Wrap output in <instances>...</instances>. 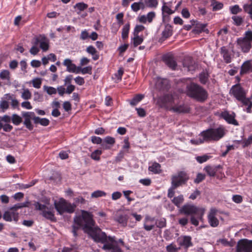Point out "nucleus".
I'll list each match as a JSON object with an SVG mask.
<instances>
[{
	"mask_svg": "<svg viewBox=\"0 0 252 252\" xmlns=\"http://www.w3.org/2000/svg\"><path fill=\"white\" fill-rule=\"evenodd\" d=\"M81 213V215L74 218L72 232L74 236L77 235V231L81 228L95 242L103 244V250L112 251L113 252H119L121 251L124 247V243L122 239L117 241L115 237L107 236L98 227H94V221L93 219L92 215L84 210H82Z\"/></svg>",
	"mask_w": 252,
	"mask_h": 252,
	"instance_id": "1",
	"label": "nucleus"
},
{
	"mask_svg": "<svg viewBox=\"0 0 252 252\" xmlns=\"http://www.w3.org/2000/svg\"><path fill=\"white\" fill-rule=\"evenodd\" d=\"M187 94L200 102L204 101L208 97L207 91L202 87L194 83H191L187 86Z\"/></svg>",
	"mask_w": 252,
	"mask_h": 252,
	"instance_id": "2",
	"label": "nucleus"
},
{
	"mask_svg": "<svg viewBox=\"0 0 252 252\" xmlns=\"http://www.w3.org/2000/svg\"><path fill=\"white\" fill-rule=\"evenodd\" d=\"M225 133V130L222 126L216 128H210L202 131L200 135L206 141H218L223 137Z\"/></svg>",
	"mask_w": 252,
	"mask_h": 252,
	"instance_id": "3",
	"label": "nucleus"
},
{
	"mask_svg": "<svg viewBox=\"0 0 252 252\" xmlns=\"http://www.w3.org/2000/svg\"><path fill=\"white\" fill-rule=\"evenodd\" d=\"M36 210L41 211L42 216L47 220L51 221H55L56 220L54 215V207L50 205L49 201L47 200L45 204L36 202L34 204Z\"/></svg>",
	"mask_w": 252,
	"mask_h": 252,
	"instance_id": "4",
	"label": "nucleus"
},
{
	"mask_svg": "<svg viewBox=\"0 0 252 252\" xmlns=\"http://www.w3.org/2000/svg\"><path fill=\"white\" fill-rule=\"evenodd\" d=\"M252 31H247L244 33L243 37L237 39L236 43L237 47L243 53H248L252 48Z\"/></svg>",
	"mask_w": 252,
	"mask_h": 252,
	"instance_id": "5",
	"label": "nucleus"
},
{
	"mask_svg": "<svg viewBox=\"0 0 252 252\" xmlns=\"http://www.w3.org/2000/svg\"><path fill=\"white\" fill-rule=\"evenodd\" d=\"M54 205L56 210L61 215L64 213H72L76 207L75 204H71L63 198L60 199L58 201H55Z\"/></svg>",
	"mask_w": 252,
	"mask_h": 252,
	"instance_id": "6",
	"label": "nucleus"
},
{
	"mask_svg": "<svg viewBox=\"0 0 252 252\" xmlns=\"http://www.w3.org/2000/svg\"><path fill=\"white\" fill-rule=\"evenodd\" d=\"M205 211L204 208H198L193 205L186 204L180 209L179 212L188 215H195L201 220Z\"/></svg>",
	"mask_w": 252,
	"mask_h": 252,
	"instance_id": "7",
	"label": "nucleus"
},
{
	"mask_svg": "<svg viewBox=\"0 0 252 252\" xmlns=\"http://www.w3.org/2000/svg\"><path fill=\"white\" fill-rule=\"evenodd\" d=\"M189 179V176L184 171L178 172L176 174L172 176L171 185L174 187H179L182 185L185 184Z\"/></svg>",
	"mask_w": 252,
	"mask_h": 252,
	"instance_id": "8",
	"label": "nucleus"
},
{
	"mask_svg": "<svg viewBox=\"0 0 252 252\" xmlns=\"http://www.w3.org/2000/svg\"><path fill=\"white\" fill-rule=\"evenodd\" d=\"M230 94L235 97L238 100L246 96L247 92L238 84L233 85L230 90Z\"/></svg>",
	"mask_w": 252,
	"mask_h": 252,
	"instance_id": "9",
	"label": "nucleus"
},
{
	"mask_svg": "<svg viewBox=\"0 0 252 252\" xmlns=\"http://www.w3.org/2000/svg\"><path fill=\"white\" fill-rule=\"evenodd\" d=\"M11 122V118L9 116L4 115L0 116V130L2 129L5 132H10L13 129L12 125L9 123Z\"/></svg>",
	"mask_w": 252,
	"mask_h": 252,
	"instance_id": "10",
	"label": "nucleus"
},
{
	"mask_svg": "<svg viewBox=\"0 0 252 252\" xmlns=\"http://www.w3.org/2000/svg\"><path fill=\"white\" fill-rule=\"evenodd\" d=\"M219 211L215 208L210 209L208 215V221L210 225L212 227H217L219 224V221L218 219Z\"/></svg>",
	"mask_w": 252,
	"mask_h": 252,
	"instance_id": "11",
	"label": "nucleus"
},
{
	"mask_svg": "<svg viewBox=\"0 0 252 252\" xmlns=\"http://www.w3.org/2000/svg\"><path fill=\"white\" fill-rule=\"evenodd\" d=\"M22 117L24 118L23 124L29 130H32L33 126L32 123V120L34 116V113L32 112H24L22 113Z\"/></svg>",
	"mask_w": 252,
	"mask_h": 252,
	"instance_id": "12",
	"label": "nucleus"
},
{
	"mask_svg": "<svg viewBox=\"0 0 252 252\" xmlns=\"http://www.w3.org/2000/svg\"><path fill=\"white\" fill-rule=\"evenodd\" d=\"M220 117L230 124L234 126L238 125V122L235 119V114L233 112L230 113L228 111H224L220 113Z\"/></svg>",
	"mask_w": 252,
	"mask_h": 252,
	"instance_id": "13",
	"label": "nucleus"
},
{
	"mask_svg": "<svg viewBox=\"0 0 252 252\" xmlns=\"http://www.w3.org/2000/svg\"><path fill=\"white\" fill-rule=\"evenodd\" d=\"M250 245V240L246 239L239 240L237 245V252H249Z\"/></svg>",
	"mask_w": 252,
	"mask_h": 252,
	"instance_id": "14",
	"label": "nucleus"
},
{
	"mask_svg": "<svg viewBox=\"0 0 252 252\" xmlns=\"http://www.w3.org/2000/svg\"><path fill=\"white\" fill-rule=\"evenodd\" d=\"M156 13L152 11L148 13L146 15H139L137 17V21L142 24L151 23L155 18Z\"/></svg>",
	"mask_w": 252,
	"mask_h": 252,
	"instance_id": "15",
	"label": "nucleus"
},
{
	"mask_svg": "<svg viewBox=\"0 0 252 252\" xmlns=\"http://www.w3.org/2000/svg\"><path fill=\"white\" fill-rule=\"evenodd\" d=\"M3 218L7 221H12L13 220L17 222L19 219V214L17 212L11 211L9 209V211L4 212L3 215Z\"/></svg>",
	"mask_w": 252,
	"mask_h": 252,
	"instance_id": "16",
	"label": "nucleus"
},
{
	"mask_svg": "<svg viewBox=\"0 0 252 252\" xmlns=\"http://www.w3.org/2000/svg\"><path fill=\"white\" fill-rule=\"evenodd\" d=\"M162 3L161 10L163 16L165 15H171L175 12V10L172 9L173 5L172 1L165 2L164 0H162Z\"/></svg>",
	"mask_w": 252,
	"mask_h": 252,
	"instance_id": "17",
	"label": "nucleus"
},
{
	"mask_svg": "<svg viewBox=\"0 0 252 252\" xmlns=\"http://www.w3.org/2000/svg\"><path fill=\"white\" fill-rule=\"evenodd\" d=\"M169 110L177 113H185L189 112L190 108L188 105L185 104L175 105L171 107Z\"/></svg>",
	"mask_w": 252,
	"mask_h": 252,
	"instance_id": "18",
	"label": "nucleus"
},
{
	"mask_svg": "<svg viewBox=\"0 0 252 252\" xmlns=\"http://www.w3.org/2000/svg\"><path fill=\"white\" fill-rule=\"evenodd\" d=\"M63 64L66 67V70L69 72L78 73V67L72 63L71 60L66 59L64 60Z\"/></svg>",
	"mask_w": 252,
	"mask_h": 252,
	"instance_id": "19",
	"label": "nucleus"
},
{
	"mask_svg": "<svg viewBox=\"0 0 252 252\" xmlns=\"http://www.w3.org/2000/svg\"><path fill=\"white\" fill-rule=\"evenodd\" d=\"M115 143V138L108 136L103 139V142L101 144V146L103 150H109L114 145Z\"/></svg>",
	"mask_w": 252,
	"mask_h": 252,
	"instance_id": "20",
	"label": "nucleus"
},
{
	"mask_svg": "<svg viewBox=\"0 0 252 252\" xmlns=\"http://www.w3.org/2000/svg\"><path fill=\"white\" fill-rule=\"evenodd\" d=\"M220 53L226 63H230L231 62L232 55L225 47H221Z\"/></svg>",
	"mask_w": 252,
	"mask_h": 252,
	"instance_id": "21",
	"label": "nucleus"
},
{
	"mask_svg": "<svg viewBox=\"0 0 252 252\" xmlns=\"http://www.w3.org/2000/svg\"><path fill=\"white\" fill-rule=\"evenodd\" d=\"M128 219L129 217L124 213H118L115 217V220L124 226L126 225Z\"/></svg>",
	"mask_w": 252,
	"mask_h": 252,
	"instance_id": "22",
	"label": "nucleus"
},
{
	"mask_svg": "<svg viewBox=\"0 0 252 252\" xmlns=\"http://www.w3.org/2000/svg\"><path fill=\"white\" fill-rule=\"evenodd\" d=\"M39 44L40 48L43 51H46L49 49V40L45 37H41L36 39V44Z\"/></svg>",
	"mask_w": 252,
	"mask_h": 252,
	"instance_id": "23",
	"label": "nucleus"
},
{
	"mask_svg": "<svg viewBox=\"0 0 252 252\" xmlns=\"http://www.w3.org/2000/svg\"><path fill=\"white\" fill-rule=\"evenodd\" d=\"M173 29L171 25L166 24L161 33V39L165 40L172 35Z\"/></svg>",
	"mask_w": 252,
	"mask_h": 252,
	"instance_id": "24",
	"label": "nucleus"
},
{
	"mask_svg": "<svg viewBox=\"0 0 252 252\" xmlns=\"http://www.w3.org/2000/svg\"><path fill=\"white\" fill-rule=\"evenodd\" d=\"M155 227L154 219L146 217L144 224V228L147 231H150Z\"/></svg>",
	"mask_w": 252,
	"mask_h": 252,
	"instance_id": "25",
	"label": "nucleus"
},
{
	"mask_svg": "<svg viewBox=\"0 0 252 252\" xmlns=\"http://www.w3.org/2000/svg\"><path fill=\"white\" fill-rule=\"evenodd\" d=\"M220 167V165L213 166L208 165L205 167L203 170L207 173L208 176L210 177H214L215 176L216 173L218 169Z\"/></svg>",
	"mask_w": 252,
	"mask_h": 252,
	"instance_id": "26",
	"label": "nucleus"
},
{
	"mask_svg": "<svg viewBox=\"0 0 252 252\" xmlns=\"http://www.w3.org/2000/svg\"><path fill=\"white\" fill-rule=\"evenodd\" d=\"M184 67H186L188 71L194 70L196 68L194 62L190 58H187L184 63Z\"/></svg>",
	"mask_w": 252,
	"mask_h": 252,
	"instance_id": "27",
	"label": "nucleus"
},
{
	"mask_svg": "<svg viewBox=\"0 0 252 252\" xmlns=\"http://www.w3.org/2000/svg\"><path fill=\"white\" fill-rule=\"evenodd\" d=\"M131 10L134 12H137L140 9H145L143 0H140L138 2H135L131 5Z\"/></svg>",
	"mask_w": 252,
	"mask_h": 252,
	"instance_id": "28",
	"label": "nucleus"
},
{
	"mask_svg": "<svg viewBox=\"0 0 252 252\" xmlns=\"http://www.w3.org/2000/svg\"><path fill=\"white\" fill-rule=\"evenodd\" d=\"M191 238L189 236H184L183 237H180L178 239V242L179 244L185 247L186 248H188L191 245Z\"/></svg>",
	"mask_w": 252,
	"mask_h": 252,
	"instance_id": "29",
	"label": "nucleus"
},
{
	"mask_svg": "<svg viewBox=\"0 0 252 252\" xmlns=\"http://www.w3.org/2000/svg\"><path fill=\"white\" fill-rule=\"evenodd\" d=\"M163 101L167 107L169 108V109L171 107L173 106V104L175 103L173 96L169 94L166 95L164 96Z\"/></svg>",
	"mask_w": 252,
	"mask_h": 252,
	"instance_id": "30",
	"label": "nucleus"
},
{
	"mask_svg": "<svg viewBox=\"0 0 252 252\" xmlns=\"http://www.w3.org/2000/svg\"><path fill=\"white\" fill-rule=\"evenodd\" d=\"M239 101H241L244 105L248 106L246 111L248 113H250L252 107V102L250 100V99L244 96V98L239 99Z\"/></svg>",
	"mask_w": 252,
	"mask_h": 252,
	"instance_id": "31",
	"label": "nucleus"
},
{
	"mask_svg": "<svg viewBox=\"0 0 252 252\" xmlns=\"http://www.w3.org/2000/svg\"><path fill=\"white\" fill-rule=\"evenodd\" d=\"M33 120L35 124H39L43 126H47L49 124V120L47 118H40L38 117H33Z\"/></svg>",
	"mask_w": 252,
	"mask_h": 252,
	"instance_id": "32",
	"label": "nucleus"
},
{
	"mask_svg": "<svg viewBox=\"0 0 252 252\" xmlns=\"http://www.w3.org/2000/svg\"><path fill=\"white\" fill-rule=\"evenodd\" d=\"M252 68V63H251V61H246L242 65L240 73L241 74L245 73Z\"/></svg>",
	"mask_w": 252,
	"mask_h": 252,
	"instance_id": "33",
	"label": "nucleus"
},
{
	"mask_svg": "<svg viewBox=\"0 0 252 252\" xmlns=\"http://www.w3.org/2000/svg\"><path fill=\"white\" fill-rule=\"evenodd\" d=\"M149 170L155 174L159 173L161 171L160 165L157 162H154L149 167Z\"/></svg>",
	"mask_w": 252,
	"mask_h": 252,
	"instance_id": "34",
	"label": "nucleus"
},
{
	"mask_svg": "<svg viewBox=\"0 0 252 252\" xmlns=\"http://www.w3.org/2000/svg\"><path fill=\"white\" fill-rule=\"evenodd\" d=\"M10 118L11 121L15 126H19L22 122V117L17 114H12Z\"/></svg>",
	"mask_w": 252,
	"mask_h": 252,
	"instance_id": "35",
	"label": "nucleus"
},
{
	"mask_svg": "<svg viewBox=\"0 0 252 252\" xmlns=\"http://www.w3.org/2000/svg\"><path fill=\"white\" fill-rule=\"evenodd\" d=\"M145 8L148 7L150 8H156L158 5V0H143Z\"/></svg>",
	"mask_w": 252,
	"mask_h": 252,
	"instance_id": "36",
	"label": "nucleus"
},
{
	"mask_svg": "<svg viewBox=\"0 0 252 252\" xmlns=\"http://www.w3.org/2000/svg\"><path fill=\"white\" fill-rule=\"evenodd\" d=\"M86 51L93 56V59L94 60H97L98 59L99 56L96 54L97 51L94 46H88L86 49Z\"/></svg>",
	"mask_w": 252,
	"mask_h": 252,
	"instance_id": "37",
	"label": "nucleus"
},
{
	"mask_svg": "<svg viewBox=\"0 0 252 252\" xmlns=\"http://www.w3.org/2000/svg\"><path fill=\"white\" fill-rule=\"evenodd\" d=\"M184 200V198L183 195L181 194L177 197H174L172 200V202L177 207H179L183 203Z\"/></svg>",
	"mask_w": 252,
	"mask_h": 252,
	"instance_id": "38",
	"label": "nucleus"
},
{
	"mask_svg": "<svg viewBox=\"0 0 252 252\" xmlns=\"http://www.w3.org/2000/svg\"><path fill=\"white\" fill-rule=\"evenodd\" d=\"M144 97L143 94H138L136 95L134 97L129 101L130 104L131 106L136 105L139 103Z\"/></svg>",
	"mask_w": 252,
	"mask_h": 252,
	"instance_id": "39",
	"label": "nucleus"
},
{
	"mask_svg": "<svg viewBox=\"0 0 252 252\" xmlns=\"http://www.w3.org/2000/svg\"><path fill=\"white\" fill-rule=\"evenodd\" d=\"M130 29V25L129 23L125 24L122 29V38L123 39H126L128 36V33Z\"/></svg>",
	"mask_w": 252,
	"mask_h": 252,
	"instance_id": "40",
	"label": "nucleus"
},
{
	"mask_svg": "<svg viewBox=\"0 0 252 252\" xmlns=\"http://www.w3.org/2000/svg\"><path fill=\"white\" fill-rule=\"evenodd\" d=\"M102 153V151L101 150L97 149L94 150L93 152H92L91 154V158L92 159L99 161L100 159V156Z\"/></svg>",
	"mask_w": 252,
	"mask_h": 252,
	"instance_id": "41",
	"label": "nucleus"
},
{
	"mask_svg": "<svg viewBox=\"0 0 252 252\" xmlns=\"http://www.w3.org/2000/svg\"><path fill=\"white\" fill-rule=\"evenodd\" d=\"M88 7V5L84 2H79L74 5V8H76L77 14H79L80 12Z\"/></svg>",
	"mask_w": 252,
	"mask_h": 252,
	"instance_id": "42",
	"label": "nucleus"
},
{
	"mask_svg": "<svg viewBox=\"0 0 252 252\" xmlns=\"http://www.w3.org/2000/svg\"><path fill=\"white\" fill-rule=\"evenodd\" d=\"M243 9L245 12L249 14L250 18H252V2L244 4Z\"/></svg>",
	"mask_w": 252,
	"mask_h": 252,
	"instance_id": "43",
	"label": "nucleus"
},
{
	"mask_svg": "<svg viewBox=\"0 0 252 252\" xmlns=\"http://www.w3.org/2000/svg\"><path fill=\"white\" fill-rule=\"evenodd\" d=\"M9 106V103L7 101L3 99L0 101V112H5V111L8 109Z\"/></svg>",
	"mask_w": 252,
	"mask_h": 252,
	"instance_id": "44",
	"label": "nucleus"
},
{
	"mask_svg": "<svg viewBox=\"0 0 252 252\" xmlns=\"http://www.w3.org/2000/svg\"><path fill=\"white\" fill-rule=\"evenodd\" d=\"M165 61L167 65L173 69H175L177 65L175 61L173 59L167 57L165 59Z\"/></svg>",
	"mask_w": 252,
	"mask_h": 252,
	"instance_id": "45",
	"label": "nucleus"
},
{
	"mask_svg": "<svg viewBox=\"0 0 252 252\" xmlns=\"http://www.w3.org/2000/svg\"><path fill=\"white\" fill-rule=\"evenodd\" d=\"M134 37L132 38L133 43L134 47H136L138 45L141 44L143 41V38L142 37L139 36L138 35L133 34Z\"/></svg>",
	"mask_w": 252,
	"mask_h": 252,
	"instance_id": "46",
	"label": "nucleus"
},
{
	"mask_svg": "<svg viewBox=\"0 0 252 252\" xmlns=\"http://www.w3.org/2000/svg\"><path fill=\"white\" fill-rule=\"evenodd\" d=\"M92 67L91 66H86L84 68H81V67H78V69H77V70L78 71V73L81 72L83 74H85L87 73L91 74H92Z\"/></svg>",
	"mask_w": 252,
	"mask_h": 252,
	"instance_id": "47",
	"label": "nucleus"
},
{
	"mask_svg": "<svg viewBox=\"0 0 252 252\" xmlns=\"http://www.w3.org/2000/svg\"><path fill=\"white\" fill-rule=\"evenodd\" d=\"M32 93L28 89H24L21 94V97L25 100L31 99Z\"/></svg>",
	"mask_w": 252,
	"mask_h": 252,
	"instance_id": "48",
	"label": "nucleus"
},
{
	"mask_svg": "<svg viewBox=\"0 0 252 252\" xmlns=\"http://www.w3.org/2000/svg\"><path fill=\"white\" fill-rule=\"evenodd\" d=\"M106 195V193L102 190H97L91 194L92 198H98L103 196H105Z\"/></svg>",
	"mask_w": 252,
	"mask_h": 252,
	"instance_id": "49",
	"label": "nucleus"
},
{
	"mask_svg": "<svg viewBox=\"0 0 252 252\" xmlns=\"http://www.w3.org/2000/svg\"><path fill=\"white\" fill-rule=\"evenodd\" d=\"M0 78L2 80L10 81V72L8 70H2L0 72Z\"/></svg>",
	"mask_w": 252,
	"mask_h": 252,
	"instance_id": "50",
	"label": "nucleus"
},
{
	"mask_svg": "<svg viewBox=\"0 0 252 252\" xmlns=\"http://www.w3.org/2000/svg\"><path fill=\"white\" fill-rule=\"evenodd\" d=\"M43 89L49 95L56 94L57 93V89L52 87L44 86Z\"/></svg>",
	"mask_w": 252,
	"mask_h": 252,
	"instance_id": "51",
	"label": "nucleus"
},
{
	"mask_svg": "<svg viewBox=\"0 0 252 252\" xmlns=\"http://www.w3.org/2000/svg\"><path fill=\"white\" fill-rule=\"evenodd\" d=\"M211 5L213 7V10L217 11L221 9L223 7V4L221 2H218L215 0H213L211 3Z\"/></svg>",
	"mask_w": 252,
	"mask_h": 252,
	"instance_id": "52",
	"label": "nucleus"
},
{
	"mask_svg": "<svg viewBox=\"0 0 252 252\" xmlns=\"http://www.w3.org/2000/svg\"><path fill=\"white\" fill-rule=\"evenodd\" d=\"M241 144L243 147H248L252 144V134L250 135L247 139H244L241 142Z\"/></svg>",
	"mask_w": 252,
	"mask_h": 252,
	"instance_id": "53",
	"label": "nucleus"
},
{
	"mask_svg": "<svg viewBox=\"0 0 252 252\" xmlns=\"http://www.w3.org/2000/svg\"><path fill=\"white\" fill-rule=\"evenodd\" d=\"M32 83L34 88L39 89L42 84V80L39 78H34L32 80Z\"/></svg>",
	"mask_w": 252,
	"mask_h": 252,
	"instance_id": "54",
	"label": "nucleus"
},
{
	"mask_svg": "<svg viewBox=\"0 0 252 252\" xmlns=\"http://www.w3.org/2000/svg\"><path fill=\"white\" fill-rule=\"evenodd\" d=\"M210 158V156L207 155H204L201 156H198L196 157V160L200 163H202L206 162Z\"/></svg>",
	"mask_w": 252,
	"mask_h": 252,
	"instance_id": "55",
	"label": "nucleus"
},
{
	"mask_svg": "<svg viewBox=\"0 0 252 252\" xmlns=\"http://www.w3.org/2000/svg\"><path fill=\"white\" fill-rule=\"evenodd\" d=\"M205 141H206L203 137L201 138H196L195 139H191L190 140V142L191 144L194 145H198L203 143Z\"/></svg>",
	"mask_w": 252,
	"mask_h": 252,
	"instance_id": "56",
	"label": "nucleus"
},
{
	"mask_svg": "<svg viewBox=\"0 0 252 252\" xmlns=\"http://www.w3.org/2000/svg\"><path fill=\"white\" fill-rule=\"evenodd\" d=\"M208 78V74L207 72H203L199 75V80L202 84H205Z\"/></svg>",
	"mask_w": 252,
	"mask_h": 252,
	"instance_id": "57",
	"label": "nucleus"
},
{
	"mask_svg": "<svg viewBox=\"0 0 252 252\" xmlns=\"http://www.w3.org/2000/svg\"><path fill=\"white\" fill-rule=\"evenodd\" d=\"M232 19L234 21V24L237 26L241 25L243 21V18L238 16H232Z\"/></svg>",
	"mask_w": 252,
	"mask_h": 252,
	"instance_id": "58",
	"label": "nucleus"
},
{
	"mask_svg": "<svg viewBox=\"0 0 252 252\" xmlns=\"http://www.w3.org/2000/svg\"><path fill=\"white\" fill-rule=\"evenodd\" d=\"M205 175L202 173H198L194 182L196 184H199L205 179Z\"/></svg>",
	"mask_w": 252,
	"mask_h": 252,
	"instance_id": "59",
	"label": "nucleus"
},
{
	"mask_svg": "<svg viewBox=\"0 0 252 252\" xmlns=\"http://www.w3.org/2000/svg\"><path fill=\"white\" fill-rule=\"evenodd\" d=\"M206 25L204 24L198 23L196 24L195 26V31L197 32H202L204 31V29L206 27Z\"/></svg>",
	"mask_w": 252,
	"mask_h": 252,
	"instance_id": "60",
	"label": "nucleus"
},
{
	"mask_svg": "<svg viewBox=\"0 0 252 252\" xmlns=\"http://www.w3.org/2000/svg\"><path fill=\"white\" fill-rule=\"evenodd\" d=\"M145 29V27L141 25H137L135 26L134 31L133 34L138 35L139 33L140 32L144 31Z\"/></svg>",
	"mask_w": 252,
	"mask_h": 252,
	"instance_id": "61",
	"label": "nucleus"
},
{
	"mask_svg": "<svg viewBox=\"0 0 252 252\" xmlns=\"http://www.w3.org/2000/svg\"><path fill=\"white\" fill-rule=\"evenodd\" d=\"M232 201L236 203H241L243 201V197L238 194L234 195L232 197Z\"/></svg>",
	"mask_w": 252,
	"mask_h": 252,
	"instance_id": "62",
	"label": "nucleus"
},
{
	"mask_svg": "<svg viewBox=\"0 0 252 252\" xmlns=\"http://www.w3.org/2000/svg\"><path fill=\"white\" fill-rule=\"evenodd\" d=\"M91 141L94 144H100L102 143V139L99 137L93 136L91 137Z\"/></svg>",
	"mask_w": 252,
	"mask_h": 252,
	"instance_id": "63",
	"label": "nucleus"
},
{
	"mask_svg": "<svg viewBox=\"0 0 252 252\" xmlns=\"http://www.w3.org/2000/svg\"><path fill=\"white\" fill-rule=\"evenodd\" d=\"M230 10L232 14H236L242 11V9L239 7V5H235L234 6L230 7Z\"/></svg>",
	"mask_w": 252,
	"mask_h": 252,
	"instance_id": "64",
	"label": "nucleus"
}]
</instances>
